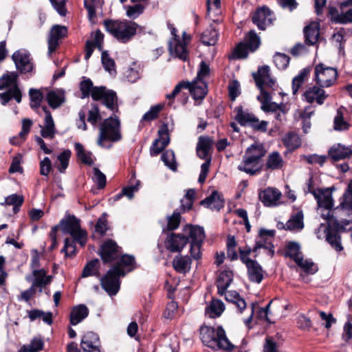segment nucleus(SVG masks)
<instances>
[{
	"instance_id": "obj_1",
	"label": "nucleus",
	"mask_w": 352,
	"mask_h": 352,
	"mask_svg": "<svg viewBox=\"0 0 352 352\" xmlns=\"http://www.w3.org/2000/svg\"><path fill=\"white\" fill-rule=\"evenodd\" d=\"M204 228L198 226L186 225L182 233H170L164 240L165 248L173 253H180L190 243V252L192 258L198 260L201 257V249L205 239Z\"/></svg>"
},
{
	"instance_id": "obj_2",
	"label": "nucleus",
	"mask_w": 352,
	"mask_h": 352,
	"mask_svg": "<svg viewBox=\"0 0 352 352\" xmlns=\"http://www.w3.org/2000/svg\"><path fill=\"white\" fill-rule=\"evenodd\" d=\"M269 66L263 65L258 67L256 73L252 74L256 87L260 90L257 100L261 102V109L265 112L276 113L285 107L283 103L277 104L272 102V96L267 88H272L275 85V80L270 76Z\"/></svg>"
},
{
	"instance_id": "obj_3",
	"label": "nucleus",
	"mask_w": 352,
	"mask_h": 352,
	"mask_svg": "<svg viewBox=\"0 0 352 352\" xmlns=\"http://www.w3.org/2000/svg\"><path fill=\"white\" fill-rule=\"evenodd\" d=\"M80 89L82 98L89 97L90 95L94 100H101L102 104L113 113L118 112V97L116 93L107 89L105 87H94L89 78L85 77L80 83Z\"/></svg>"
},
{
	"instance_id": "obj_4",
	"label": "nucleus",
	"mask_w": 352,
	"mask_h": 352,
	"mask_svg": "<svg viewBox=\"0 0 352 352\" xmlns=\"http://www.w3.org/2000/svg\"><path fill=\"white\" fill-rule=\"evenodd\" d=\"M266 151L262 144H251L246 148L237 169L250 176L256 175L263 169V157Z\"/></svg>"
},
{
	"instance_id": "obj_5",
	"label": "nucleus",
	"mask_w": 352,
	"mask_h": 352,
	"mask_svg": "<svg viewBox=\"0 0 352 352\" xmlns=\"http://www.w3.org/2000/svg\"><path fill=\"white\" fill-rule=\"evenodd\" d=\"M321 217L338 230L345 231L346 226L352 223V199L345 195L339 206L327 214L322 212Z\"/></svg>"
},
{
	"instance_id": "obj_6",
	"label": "nucleus",
	"mask_w": 352,
	"mask_h": 352,
	"mask_svg": "<svg viewBox=\"0 0 352 352\" xmlns=\"http://www.w3.org/2000/svg\"><path fill=\"white\" fill-rule=\"evenodd\" d=\"M200 338L203 344L214 350H224L232 351L233 344L228 339L222 327L217 329L212 327L203 325L199 329Z\"/></svg>"
},
{
	"instance_id": "obj_7",
	"label": "nucleus",
	"mask_w": 352,
	"mask_h": 352,
	"mask_svg": "<svg viewBox=\"0 0 352 352\" xmlns=\"http://www.w3.org/2000/svg\"><path fill=\"white\" fill-rule=\"evenodd\" d=\"M106 30L121 43H128L137 34L138 23L126 19L104 21Z\"/></svg>"
},
{
	"instance_id": "obj_8",
	"label": "nucleus",
	"mask_w": 352,
	"mask_h": 352,
	"mask_svg": "<svg viewBox=\"0 0 352 352\" xmlns=\"http://www.w3.org/2000/svg\"><path fill=\"white\" fill-rule=\"evenodd\" d=\"M99 135L97 144L102 148H110L111 144L108 146L105 142H117L122 140L120 121L118 116H110L104 119L99 125Z\"/></svg>"
},
{
	"instance_id": "obj_9",
	"label": "nucleus",
	"mask_w": 352,
	"mask_h": 352,
	"mask_svg": "<svg viewBox=\"0 0 352 352\" xmlns=\"http://www.w3.org/2000/svg\"><path fill=\"white\" fill-rule=\"evenodd\" d=\"M60 229L65 234H69L74 238L81 247L87 243V232L81 228L80 220L74 214L65 213L59 222Z\"/></svg>"
},
{
	"instance_id": "obj_10",
	"label": "nucleus",
	"mask_w": 352,
	"mask_h": 352,
	"mask_svg": "<svg viewBox=\"0 0 352 352\" xmlns=\"http://www.w3.org/2000/svg\"><path fill=\"white\" fill-rule=\"evenodd\" d=\"M126 272L119 265H114L107 274L101 278L100 283L102 289L111 296H115L120 288L121 276H124Z\"/></svg>"
},
{
	"instance_id": "obj_11",
	"label": "nucleus",
	"mask_w": 352,
	"mask_h": 352,
	"mask_svg": "<svg viewBox=\"0 0 352 352\" xmlns=\"http://www.w3.org/2000/svg\"><path fill=\"white\" fill-rule=\"evenodd\" d=\"M337 69L332 67L319 63L315 66L314 80L321 87H329L337 80Z\"/></svg>"
},
{
	"instance_id": "obj_12",
	"label": "nucleus",
	"mask_w": 352,
	"mask_h": 352,
	"mask_svg": "<svg viewBox=\"0 0 352 352\" xmlns=\"http://www.w3.org/2000/svg\"><path fill=\"white\" fill-rule=\"evenodd\" d=\"M235 119L241 126H250L254 130L265 132L268 122L267 121H260L252 113L248 111H244L242 106H238L235 108Z\"/></svg>"
},
{
	"instance_id": "obj_13",
	"label": "nucleus",
	"mask_w": 352,
	"mask_h": 352,
	"mask_svg": "<svg viewBox=\"0 0 352 352\" xmlns=\"http://www.w3.org/2000/svg\"><path fill=\"white\" fill-rule=\"evenodd\" d=\"M16 68L22 74L32 72L34 65L30 58V53L25 50L16 51L12 56Z\"/></svg>"
},
{
	"instance_id": "obj_14",
	"label": "nucleus",
	"mask_w": 352,
	"mask_h": 352,
	"mask_svg": "<svg viewBox=\"0 0 352 352\" xmlns=\"http://www.w3.org/2000/svg\"><path fill=\"white\" fill-rule=\"evenodd\" d=\"M159 138L153 142L150 154L152 156L159 155L168 146L170 142L168 127L166 124H163L158 130Z\"/></svg>"
},
{
	"instance_id": "obj_15",
	"label": "nucleus",
	"mask_w": 352,
	"mask_h": 352,
	"mask_svg": "<svg viewBox=\"0 0 352 352\" xmlns=\"http://www.w3.org/2000/svg\"><path fill=\"white\" fill-rule=\"evenodd\" d=\"M328 94L320 86H311L308 87L302 96V99L309 104L316 103L318 105L324 104Z\"/></svg>"
},
{
	"instance_id": "obj_16",
	"label": "nucleus",
	"mask_w": 352,
	"mask_h": 352,
	"mask_svg": "<svg viewBox=\"0 0 352 352\" xmlns=\"http://www.w3.org/2000/svg\"><path fill=\"white\" fill-rule=\"evenodd\" d=\"M274 19L273 13L265 6L258 8L252 18L253 23L261 30H265L267 25L272 23Z\"/></svg>"
},
{
	"instance_id": "obj_17",
	"label": "nucleus",
	"mask_w": 352,
	"mask_h": 352,
	"mask_svg": "<svg viewBox=\"0 0 352 352\" xmlns=\"http://www.w3.org/2000/svg\"><path fill=\"white\" fill-rule=\"evenodd\" d=\"M120 248L117 243L109 239L104 241L100 246V255L103 263H111L115 261L119 256Z\"/></svg>"
},
{
	"instance_id": "obj_18",
	"label": "nucleus",
	"mask_w": 352,
	"mask_h": 352,
	"mask_svg": "<svg viewBox=\"0 0 352 352\" xmlns=\"http://www.w3.org/2000/svg\"><path fill=\"white\" fill-rule=\"evenodd\" d=\"M80 346L84 352H100V341L98 335L88 331L83 335L80 340Z\"/></svg>"
},
{
	"instance_id": "obj_19",
	"label": "nucleus",
	"mask_w": 352,
	"mask_h": 352,
	"mask_svg": "<svg viewBox=\"0 0 352 352\" xmlns=\"http://www.w3.org/2000/svg\"><path fill=\"white\" fill-rule=\"evenodd\" d=\"M42 110L45 113V119L43 124L40 125L41 135L43 138L52 140L56 133L54 121L47 107H42Z\"/></svg>"
},
{
	"instance_id": "obj_20",
	"label": "nucleus",
	"mask_w": 352,
	"mask_h": 352,
	"mask_svg": "<svg viewBox=\"0 0 352 352\" xmlns=\"http://www.w3.org/2000/svg\"><path fill=\"white\" fill-rule=\"evenodd\" d=\"M67 34V30L65 26L55 25L52 28L47 40L49 55H51V54L56 49L59 43V39L66 36Z\"/></svg>"
},
{
	"instance_id": "obj_21",
	"label": "nucleus",
	"mask_w": 352,
	"mask_h": 352,
	"mask_svg": "<svg viewBox=\"0 0 352 352\" xmlns=\"http://www.w3.org/2000/svg\"><path fill=\"white\" fill-rule=\"evenodd\" d=\"M281 192L274 188H267L258 194L260 201L267 207L276 206L280 204Z\"/></svg>"
},
{
	"instance_id": "obj_22",
	"label": "nucleus",
	"mask_w": 352,
	"mask_h": 352,
	"mask_svg": "<svg viewBox=\"0 0 352 352\" xmlns=\"http://www.w3.org/2000/svg\"><path fill=\"white\" fill-rule=\"evenodd\" d=\"M186 45V43H183L180 39L170 40L168 50L173 56L186 61L189 55Z\"/></svg>"
},
{
	"instance_id": "obj_23",
	"label": "nucleus",
	"mask_w": 352,
	"mask_h": 352,
	"mask_svg": "<svg viewBox=\"0 0 352 352\" xmlns=\"http://www.w3.org/2000/svg\"><path fill=\"white\" fill-rule=\"evenodd\" d=\"M192 97L195 100H202L208 93V85L204 80H193L188 87Z\"/></svg>"
},
{
	"instance_id": "obj_24",
	"label": "nucleus",
	"mask_w": 352,
	"mask_h": 352,
	"mask_svg": "<svg viewBox=\"0 0 352 352\" xmlns=\"http://www.w3.org/2000/svg\"><path fill=\"white\" fill-rule=\"evenodd\" d=\"M191 256L182 255L178 254L176 255L172 261V265L174 270L179 273L186 274L190 270L192 259Z\"/></svg>"
},
{
	"instance_id": "obj_25",
	"label": "nucleus",
	"mask_w": 352,
	"mask_h": 352,
	"mask_svg": "<svg viewBox=\"0 0 352 352\" xmlns=\"http://www.w3.org/2000/svg\"><path fill=\"white\" fill-rule=\"evenodd\" d=\"M329 155L335 162L344 160L352 156V146L348 147L341 144L333 145L329 151Z\"/></svg>"
},
{
	"instance_id": "obj_26",
	"label": "nucleus",
	"mask_w": 352,
	"mask_h": 352,
	"mask_svg": "<svg viewBox=\"0 0 352 352\" xmlns=\"http://www.w3.org/2000/svg\"><path fill=\"white\" fill-rule=\"evenodd\" d=\"M89 315L87 307L83 304L74 306L69 315V322L72 325H76L85 319Z\"/></svg>"
},
{
	"instance_id": "obj_27",
	"label": "nucleus",
	"mask_w": 352,
	"mask_h": 352,
	"mask_svg": "<svg viewBox=\"0 0 352 352\" xmlns=\"http://www.w3.org/2000/svg\"><path fill=\"white\" fill-rule=\"evenodd\" d=\"M232 280L233 273L230 270H223L219 274L217 280V287L219 295L223 296L225 294Z\"/></svg>"
},
{
	"instance_id": "obj_28",
	"label": "nucleus",
	"mask_w": 352,
	"mask_h": 352,
	"mask_svg": "<svg viewBox=\"0 0 352 352\" xmlns=\"http://www.w3.org/2000/svg\"><path fill=\"white\" fill-rule=\"evenodd\" d=\"M201 204L212 210L219 211L224 206V201L217 191H213L211 195L201 201Z\"/></svg>"
},
{
	"instance_id": "obj_29",
	"label": "nucleus",
	"mask_w": 352,
	"mask_h": 352,
	"mask_svg": "<svg viewBox=\"0 0 352 352\" xmlns=\"http://www.w3.org/2000/svg\"><path fill=\"white\" fill-rule=\"evenodd\" d=\"M304 34L306 44L309 45H314L317 43L320 35L319 24L313 22L307 25L304 28Z\"/></svg>"
},
{
	"instance_id": "obj_30",
	"label": "nucleus",
	"mask_w": 352,
	"mask_h": 352,
	"mask_svg": "<svg viewBox=\"0 0 352 352\" xmlns=\"http://www.w3.org/2000/svg\"><path fill=\"white\" fill-rule=\"evenodd\" d=\"M12 98L18 103L21 102V91L17 85H13L7 91L0 93V100L3 105H6Z\"/></svg>"
},
{
	"instance_id": "obj_31",
	"label": "nucleus",
	"mask_w": 352,
	"mask_h": 352,
	"mask_svg": "<svg viewBox=\"0 0 352 352\" xmlns=\"http://www.w3.org/2000/svg\"><path fill=\"white\" fill-rule=\"evenodd\" d=\"M213 144L212 140L208 136H200L197 144V155L200 159L208 157V153Z\"/></svg>"
},
{
	"instance_id": "obj_32",
	"label": "nucleus",
	"mask_w": 352,
	"mask_h": 352,
	"mask_svg": "<svg viewBox=\"0 0 352 352\" xmlns=\"http://www.w3.org/2000/svg\"><path fill=\"white\" fill-rule=\"evenodd\" d=\"M314 198L317 201L318 207L321 209V213L327 214L328 211H332L333 200L331 195L324 193L322 190Z\"/></svg>"
},
{
	"instance_id": "obj_33",
	"label": "nucleus",
	"mask_w": 352,
	"mask_h": 352,
	"mask_svg": "<svg viewBox=\"0 0 352 352\" xmlns=\"http://www.w3.org/2000/svg\"><path fill=\"white\" fill-rule=\"evenodd\" d=\"M46 100L49 106L55 109L64 103L65 91L63 89H56L50 91L47 93Z\"/></svg>"
},
{
	"instance_id": "obj_34",
	"label": "nucleus",
	"mask_w": 352,
	"mask_h": 352,
	"mask_svg": "<svg viewBox=\"0 0 352 352\" xmlns=\"http://www.w3.org/2000/svg\"><path fill=\"white\" fill-rule=\"evenodd\" d=\"M284 160L278 151H273L267 157L265 167L266 170H279L283 167Z\"/></svg>"
},
{
	"instance_id": "obj_35",
	"label": "nucleus",
	"mask_w": 352,
	"mask_h": 352,
	"mask_svg": "<svg viewBox=\"0 0 352 352\" xmlns=\"http://www.w3.org/2000/svg\"><path fill=\"white\" fill-rule=\"evenodd\" d=\"M249 279L254 283H260L263 279V272L260 264L254 261L247 267Z\"/></svg>"
},
{
	"instance_id": "obj_36",
	"label": "nucleus",
	"mask_w": 352,
	"mask_h": 352,
	"mask_svg": "<svg viewBox=\"0 0 352 352\" xmlns=\"http://www.w3.org/2000/svg\"><path fill=\"white\" fill-rule=\"evenodd\" d=\"M32 274L35 277L32 284L35 287H40V292H42L44 285L50 284L52 280V276H47V272L45 269L34 270Z\"/></svg>"
},
{
	"instance_id": "obj_37",
	"label": "nucleus",
	"mask_w": 352,
	"mask_h": 352,
	"mask_svg": "<svg viewBox=\"0 0 352 352\" xmlns=\"http://www.w3.org/2000/svg\"><path fill=\"white\" fill-rule=\"evenodd\" d=\"M44 344V340L41 336H35L29 344L21 346L18 352H39L43 349Z\"/></svg>"
},
{
	"instance_id": "obj_38",
	"label": "nucleus",
	"mask_w": 352,
	"mask_h": 352,
	"mask_svg": "<svg viewBox=\"0 0 352 352\" xmlns=\"http://www.w3.org/2000/svg\"><path fill=\"white\" fill-rule=\"evenodd\" d=\"M225 298L228 302H232L236 305L239 313L241 314L246 307L245 300L241 297L236 291L225 292Z\"/></svg>"
},
{
	"instance_id": "obj_39",
	"label": "nucleus",
	"mask_w": 352,
	"mask_h": 352,
	"mask_svg": "<svg viewBox=\"0 0 352 352\" xmlns=\"http://www.w3.org/2000/svg\"><path fill=\"white\" fill-rule=\"evenodd\" d=\"M325 237L326 241L336 251L341 252L343 250V247L341 243V236L337 231L327 229Z\"/></svg>"
},
{
	"instance_id": "obj_40",
	"label": "nucleus",
	"mask_w": 352,
	"mask_h": 352,
	"mask_svg": "<svg viewBox=\"0 0 352 352\" xmlns=\"http://www.w3.org/2000/svg\"><path fill=\"white\" fill-rule=\"evenodd\" d=\"M74 148L76 152L77 157L81 160V162L83 164L87 165L94 164V159L93 154L91 151L85 150L83 146L79 142L75 143Z\"/></svg>"
},
{
	"instance_id": "obj_41",
	"label": "nucleus",
	"mask_w": 352,
	"mask_h": 352,
	"mask_svg": "<svg viewBox=\"0 0 352 352\" xmlns=\"http://www.w3.org/2000/svg\"><path fill=\"white\" fill-rule=\"evenodd\" d=\"M225 309L223 302L219 300H212L206 309V314L211 318L219 317Z\"/></svg>"
},
{
	"instance_id": "obj_42",
	"label": "nucleus",
	"mask_w": 352,
	"mask_h": 352,
	"mask_svg": "<svg viewBox=\"0 0 352 352\" xmlns=\"http://www.w3.org/2000/svg\"><path fill=\"white\" fill-rule=\"evenodd\" d=\"M300 247L297 242L290 241L285 247V256L293 259L296 263L301 262L302 257L300 251Z\"/></svg>"
},
{
	"instance_id": "obj_43",
	"label": "nucleus",
	"mask_w": 352,
	"mask_h": 352,
	"mask_svg": "<svg viewBox=\"0 0 352 352\" xmlns=\"http://www.w3.org/2000/svg\"><path fill=\"white\" fill-rule=\"evenodd\" d=\"M286 230L298 232L301 230L304 227L303 214L301 212H297L292 216L285 223Z\"/></svg>"
},
{
	"instance_id": "obj_44",
	"label": "nucleus",
	"mask_w": 352,
	"mask_h": 352,
	"mask_svg": "<svg viewBox=\"0 0 352 352\" xmlns=\"http://www.w3.org/2000/svg\"><path fill=\"white\" fill-rule=\"evenodd\" d=\"M218 32L217 31L210 27L206 29L201 35V42L205 45H214L218 40Z\"/></svg>"
},
{
	"instance_id": "obj_45",
	"label": "nucleus",
	"mask_w": 352,
	"mask_h": 352,
	"mask_svg": "<svg viewBox=\"0 0 352 352\" xmlns=\"http://www.w3.org/2000/svg\"><path fill=\"white\" fill-rule=\"evenodd\" d=\"M283 144L289 151H294L301 145V140L299 135L295 133H288L283 138Z\"/></svg>"
},
{
	"instance_id": "obj_46",
	"label": "nucleus",
	"mask_w": 352,
	"mask_h": 352,
	"mask_svg": "<svg viewBox=\"0 0 352 352\" xmlns=\"http://www.w3.org/2000/svg\"><path fill=\"white\" fill-rule=\"evenodd\" d=\"M310 72V67H305L302 70H300L299 74L293 78L292 91L294 94H296L298 92L299 88L304 83Z\"/></svg>"
},
{
	"instance_id": "obj_47",
	"label": "nucleus",
	"mask_w": 352,
	"mask_h": 352,
	"mask_svg": "<svg viewBox=\"0 0 352 352\" xmlns=\"http://www.w3.org/2000/svg\"><path fill=\"white\" fill-rule=\"evenodd\" d=\"M24 201L23 197L17 194H12L5 199V202L1 204L13 206V210L14 213L18 212L19 208Z\"/></svg>"
},
{
	"instance_id": "obj_48",
	"label": "nucleus",
	"mask_w": 352,
	"mask_h": 352,
	"mask_svg": "<svg viewBox=\"0 0 352 352\" xmlns=\"http://www.w3.org/2000/svg\"><path fill=\"white\" fill-rule=\"evenodd\" d=\"M167 220V226L166 228H163V232H165V230L170 231L176 230L179 227L181 221V212L179 209H176L172 215L168 216Z\"/></svg>"
},
{
	"instance_id": "obj_49",
	"label": "nucleus",
	"mask_w": 352,
	"mask_h": 352,
	"mask_svg": "<svg viewBox=\"0 0 352 352\" xmlns=\"http://www.w3.org/2000/svg\"><path fill=\"white\" fill-rule=\"evenodd\" d=\"M246 42L245 44L248 46L250 52H254L260 45V38L254 30H250L246 35Z\"/></svg>"
},
{
	"instance_id": "obj_50",
	"label": "nucleus",
	"mask_w": 352,
	"mask_h": 352,
	"mask_svg": "<svg viewBox=\"0 0 352 352\" xmlns=\"http://www.w3.org/2000/svg\"><path fill=\"white\" fill-rule=\"evenodd\" d=\"M236 246V241L235 237L232 235H228L226 241L227 256L230 261H236L239 258L238 253L235 249Z\"/></svg>"
},
{
	"instance_id": "obj_51",
	"label": "nucleus",
	"mask_w": 352,
	"mask_h": 352,
	"mask_svg": "<svg viewBox=\"0 0 352 352\" xmlns=\"http://www.w3.org/2000/svg\"><path fill=\"white\" fill-rule=\"evenodd\" d=\"M101 60L102 66L107 72L110 74L116 73L115 61L109 56L107 51L102 52Z\"/></svg>"
},
{
	"instance_id": "obj_52",
	"label": "nucleus",
	"mask_w": 352,
	"mask_h": 352,
	"mask_svg": "<svg viewBox=\"0 0 352 352\" xmlns=\"http://www.w3.org/2000/svg\"><path fill=\"white\" fill-rule=\"evenodd\" d=\"M334 129L336 131H345L349 128V124L344 120L342 109L337 110L336 116L334 118Z\"/></svg>"
},
{
	"instance_id": "obj_53",
	"label": "nucleus",
	"mask_w": 352,
	"mask_h": 352,
	"mask_svg": "<svg viewBox=\"0 0 352 352\" xmlns=\"http://www.w3.org/2000/svg\"><path fill=\"white\" fill-rule=\"evenodd\" d=\"M142 72V69L140 65H136L134 63L133 67H130L126 70L125 76L129 82L133 83L141 78Z\"/></svg>"
},
{
	"instance_id": "obj_54",
	"label": "nucleus",
	"mask_w": 352,
	"mask_h": 352,
	"mask_svg": "<svg viewBox=\"0 0 352 352\" xmlns=\"http://www.w3.org/2000/svg\"><path fill=\"white\" fill-rule=\"evenodd\" d=\"M161 159L164 162V164L170 170L173 171L177 170L175 153L172 150H167L164 151L161 156Z\"/></svg>"
},
{
	"instance_id": "obj_55",
	"label": "nucleus",
	"mask_w": 352,
	"mask_h": 352,
	"mask_svg": "<svg viewBox=\"0 0 352 352\" xmlns=\"http://www.w3.org/2000/svg\"><path fill=\"white\" fill-rule=\"evenodd\" d=\"M163 107L164 106L161 104H157L151 107L150 109L143 115L140 122H151L156 119L158 117V115L162 111Z\"/></svg>"
},
{
	"instance_id": "obj_56",
	"label": "nucleus",
	"mask_w": 352,
	"mask_h": 352,
	"mask_svg": "<svg viewBox=\"0 0 352 352\" xmlns=\"http://www.w3.org/2000/svg\"><path fill=\"white\" fill-rule=\"evenodd\" d=\"M77 241L72 238H65L62 252H65V256H73L76 254V243Z\"/></svg>"
},
{
	"instance_id": "obj_57",
	"label": "nucleus",
	"mask_w": 352,
	"mask_h": 352,
	"mask_svg": "<svg viewBox=\"0 0 352 352\" xmlns=\"http://www.w3.org/2000/svg\"><path fill=\"white\" fill-rule=\"evenodd\" d=\"M290 58L285 54L277 52L274 56V63L278 69H285L289 63Z\"/></svg>"
},
{
	"instance_id": "obj_58",
	"label": "nucleus",
	"mask_w": 352,
	"mask_h": 352,
	"mask_svg": "<svg viewBox=\"0 0 352 352\" xmlns=\"http://www.w3.org/2000/svg\"><path fill=\"white\" fill-rule=\"evenodd\" d=\"M71 154V151L67 149L58 155L57 159L60 162V166L58 167V170L60 173H64L68 167Z\"/></svg>"
},
{
	"instance_id": "obj_59",
	"label": "nucleus",
	"mask_w": 352,
	"mask_h": 352,
	"mask_svg": "<svg viewBox=\"0 0 352 352\" xmlns=\"http://www.w3.org/2000/svg\"><path fill=\"white\" fill-rule=\"evenodd\" d=\"M29 95L31 100V107L35 109L40 107L41 102L43 98L42 92L38 89L31 88L29 91Z\"/></svg>"
},
{
	"instance_id": "obj_60",
	"label": "nucleus",
	"mask_w": 352,
	"mask_h": 352,
	"mask_svg": "<svg viewBox=\"0 0 352 352\" xmlns=\"http://www.w3.org/2000/svg\"><path fill=\"white\" fill-rule=\"evenodd\" d=\"M17 74L12 72L3 75L0 78V90L5 89L7 87L11 86L12 84L16 85Z\"/></svg>"
},
{
	"instance_id": "obj_61",
	"label": "nucleus",
	"mask_w": 352,
	"mask_h": 352,
	"mask_svg": "<svg viewBox=\"0 0 352 352\" xmlns=\"http://www.w3.org/2000/svg\"><path fill=\"white\" fill-rule=\"evenodd\" d=\"M116 265H119L121 269L122 267H129L128 272H131L135 268V258L132 255L123 254Z\"/></svg>"
},
{
	"instance_id": "obj_62",
	"label": "nucleus",
	"mask_w": 352,
	"mask_h": 352,
	"mask_svg": "<svg viewBox=\"0 0 352 352\" xmlns=\"http://www.w3.org/2000/svg\"><path fill=\"white\" fill-rule=\"evenodd\" d=\"M101 119V115L100 113V110L96 104H91V109L88 112L87 121L92 124L94 126H96L98 122Z\"/></svg>"
},
{
	"instance_id": "obj_63",
	"label": "nucleus",
	"mask_w": 352,
	"mask_h": 352,
	"mask_svg": "<svg viewBox=\"0 0 352 352\" xmlns=\"http://www.w3.org/2000/svg\"><path fill=\"white\" fill-rule=\"evenodd\" d=\"M296 264L307 274H314L318 270L317 265L313 261L308 259L303 260L302 257L301 258V262Z\"/></svg>"
},
{
	"instance_id": "obj_64",
	"label": "nucleus",
	"mask_w": 352,
	"mask_h": 352,
	"mask_svg": "<svg viewBox=\"0 0 352 352\" xmlns=\"http://www.w3.org/2000/svg\"><path fill=\"white\" fill-rule=\"evenodd\" d=\"M263 352H278V344L272 336H267L265 339L263 346Z\"/></svg>"
}]
</instances>
